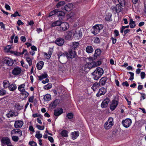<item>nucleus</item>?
Instances as JSON below:
<instances>
[{
  "instance_id": "6e6d98bb",
  "label": "nucleus",
  "mask_w": 146,
  "mask_h": 146,
  "mask_svg": "<svg viewBox=\"0 0 146 146\" xmlns=\"http://www.w3.org/2000/svg\"><path fill=\"white\" fill-rule=\"evenodd\" d=\"M67 117L69 119H71L73 118V114L72 113H68L67 115Z\"/></svg>"
},
{
  "instance_id": "f257e3e1",
  "label": "nucleus",
  "mask_w": 146,
  "mask_h": 146,
  "mask_svg": "<svg viewBox=\"0 0 146 146\" xmlns=\"http://www.w3.org/2000/svg\"><path fill=\"white\" fill-rule=\"evenodd\" d=\"M104 73V70L102 68L98 67L92 73L94 79L95 80H98L101 77Z\"/></svg>"
},
{
  "instance_id": "7c9ffc66",
  "label": "nucleus",
  "mask_w": 146,
  "mask_h": 146,
  "mask_svg": "<svg viewBox=\"0 0 146 146\" xmlns=\"http://www.w3.org/2000/svg\"><path fill=\"white\" fill-rule=\"evenodd\" d=\"M45 58L47 59H49L51 57L52 54V52L49 51L48 52V53H44Z\"/></svg>"
},
{
  "instance_id": "412c9836",
  "label": "nucleus",
  "mask_w": 146,
  "mask_h": 146,
  "mask_svg": "<svg viewBox=\"0 0 146 146\" xmlns=\"http://www.w3.org/2000/svg\"><path fill=\"white\" fill-rule=\"evenodd\" d=\"M73 5L72 3H69L64 6V9L66 11H69L72 9Z\"/></svg>"
},
{
  "instance_id": "bf43d9fd",
  "label": "nucleus",
  "mask_w": 146,
  "mask_h": 146,
  "mask_svg": "<svg viewBox=\"0 0 146 146\" xmlns=\"http://www.w3.org/2000/svg\"><path fill=\"white\" fill-rule=\"evenodd\" d=\"M36 127L38 129L40 130H43L44 129V126H41L39 125H36Z\"/></svg>"
},
{
  "instance_id": "c756f323",
  "label": "nucleus",
  "mask_w": 146,
  "mask_h": 146,
  "mask_svg": "<svg viewBox=\"0 0 146 146\" xmlns=\"http://www.w3.org/2000/svg\"><path fill=\"white\" fill-rule=\"evenodd\" d=\"M101 53V50L99 49H96L95 51V53L94 54V58H96Z\"/></svg>"
},
{
  "instance_id": "13d9d810",
  "label": "nucleus",
  "mask_w": 146,
  "mask_h": 146,
  "mask_svg": "<svg viewBox=\"0 0 146 146\" xmlns=\"http://www.w3.org/2000/svg\"><path fill=\"white\" fill-rule=\"evenodd\" d=\"M111 14H109L108 15H106L105 17L106 20L107 21H109L110 20L111 17Z\"/></svg>"
},
{
  "instance_id": "5701e85b",
  "label": "nucleus",
  "mask_w": 146,
  "mask_h": 146,
  "mask_svg": "<svg viewBox=\"0 0 146 146\" xmlns=\"http://www.w3.org/2000/svg\"><path fill=\"white\" fill-rule=\"evenodd\" d=\"M25 84H23L19 85L18 87V90L21 92L25 90Z\"/></svg>"
},
{
  "instance_id": "b1692460",
  "label": "nucleus",
  "mask_w": 146,
  "mask_h": 146,
  "mask_svg": "<svg viewBox=\"0 0 146 146\" xmlns=\"http://www.w3.org/2000/svg\"><path fill=\"white\" fill-rule=\"evenodd\" d=\"M44 64V63L43 61H40L38 63L36 64V67L38 70H41Z\"/></svg>"
},
{
  "instance_id": "680f3d73",
  "label": "nucleus",
  "mask_w": 146,
  "mask_h": 146,
  "mask_svg": "<svg viewBox=\"0 0 146 146\" xmlns=\"http://www.w3.org/2000/svg\"><path fill=\"white\" fill-rule=\"evenodd\" d=\"M140 75L141 78L143 79L145 77V72H142L141 73Z\"/></svg>"
},
{
  "instance_id": "6ab92c4d",
  "label": "nucleus",
  "mask_w": 146,
  "mask_h": 146,
  "mask_svg": "<svg viewBox=\"0 0 146 146\" xmlns=\"http://www.w3.org/2000/svg\"><path fill=\"white\" fill-rule=\"evenodd\" d=\"M64 39L60 38H57L55 41V43L59 46L62 45L64 43Z\"/></svg>"
},
{
  "instance_id": "338daca9",
  "label": "nucleus",
  "mask_w": 146,
  "mask_h": 146,
  "mask_svg": "<svg viewBox=\"0 0 146 146\" xmlns=\"http://www.w3.org/2000/svg\"><path fill=\"white\" fill-rule=\"evenodd\" d=\"M114 35L115 36H117L119 35V31L118 30H115L114 31Z\"/></svg>"
},
{
  "instance_id": "6e6552de",
  "label": "nucleus",
  "mask_w": 146,
  "mask_h": 146,
  "mask_svg": "<svg viewBox=\"0 0 146 146\" xmlns=\"http://www.w3.org/2000/svg\"><path fill=\"white\" fill-rule=\"evenodd\" d=\"M118 104V102L116 100L112 101L110 105V108L111 111H113L117 107Z\"/></svg>"
},
{
  "instance_id": "9b49d317",
  "label": "nucleus",
  "mask_w": 146,
  "mask_h": 146,
  "mask_svg": "<svg viewBox=\"0 0 146 146\" xmlns=\"http://www.w3.org/2000/svg\"><path fill=\"white\" fill-rule=\"evenodd\" d=\"M11 135H14L17 134L21 137L22 135V131L19 129H14L11 131Z\"/></svg>"
},
{
  "instance_id": "20e7f679",
  "label": "nucleus",
  "mask_w": 146,
  "mask_h": 146,
  "mask_svg": "<svg viewBox=\"0 0 146 146\" xmlns=\"http://www.w3.org/2000/svg\"><path fill=\"white\" fill-rule=\"evenodd\" d=\"M114 123L113 118L111 117H109L108 121L105 123L104 126L106 130L109 129L113 125Z\"/></svg>"
},
{
  "instance_id": "a878e982",
  "label": "nucleus",
  "mask_w": 146,
  "mask_h": 146,
  "mask_svg": "<svg viewBox=\"0 0 146 146\" xmlns=\"http://www.w3.org/2000/svg\"><path fill=\"white\" fill-rule=\"evenodd\" d=\"M61 24V22L60 20L54 22L52 24V27H54L57 26H60Z\"/></svg>"
},
{
  "instance_id": "4468645a",
  "label": "nucleus",
  "mask_w": 146,
  "mask_h": 146,
  "mask_svg": "<svg viewBox=\"0 0 146 146\" xmlns=\"http://www.w3.org/2000/svg\"><path fill=\"white\" fill-rule=\"evenodd\" d=\"M1 141L2 145L3 146L5 144L8 145L11 143L10 140L7 137H3L1 139Z\"/></svg>"
},
{
  "instance_id": "37998d69",
  "label": "nucleus",
  "mask_w": 146,
  "mask_h": 146,
  "mask_svg": "<svg viewBox=\"0 0 146 146\" xmlns=\"http://www.w3.org/2000/svg\"><path fill=\"white\" fill-rule=\"evenodd\" d=\"M58 104V100H54L53 102L51 103V106L53 108H55Z\"/></svg>"
},
{
  "instance_id": "39448f33",
  "label": "nucleus",
  "mask_w": 146,
  "mask_h": 146,
  "mask_svg": "<svg viewBox=\"0 0 146 146\" xmlns=\"http://www.w3.org/2000/svg\"><path fill=\"white\" fill-rule=\"evenodd\" d=\"M65 54L67 58H73L75 57L76 55L75 51L72 49H69L68 52H65Z\"/></svg>"
},
{
  "instance_id": "7ed1b4c3",
  "label": "nucleus",
  "mask_w": 146,
  "mask_h": 146,
  "mask_svg": "<svg viewBox=\"0 0 146 146\" xmlns=\"http://www.w3.org/2000/svg\"><path fill=\"white\" fill-rule=\"evenodd\" d=\"M102 25H96L94 26L92 29L91 33L94 35L98 34L103 28Z\"/></svg>"
},
{
  "instance_id": "9d476101",
  "label": "nucleus",
  "mask_w": 146,
  "mask_h": 146,
  "mask_svg": "<svg viewBox=\"0 0 146 146\" xmlns=\"http://www.w3.org/2000/svg\"><path fill=\"white\" fill-rule=\"evenodd\" d=\"M22 71L21 69L19 67H16L14 68L12 70V74L15 76L19 75Z\"/></svg>"
},
{
  "instance_id": "393cba45",
  "label": "nucleus",
  "mask_w": 146,
  "mask_h": 146,
  "mask_svg": "<svg viewBox=\"0 0 146 146\" xmlns=\"http://www.w3.org/2000/svg\"><path fill=\"white\" fill-rule=\"evenodd\" d=\"M100 85L99 83L96 82L94 83L92 87V89L94 91H95L97 89H98L99 88Z\"/></svg>"
},
{
  "instance_id": "603ef678",
  "label": "nucleus",
  "mask_w": 146,
  "mask_h": 146,
  "mask_svg": "<svg viewBox=\"0 0 146 146\" xmlns=\"http://www.w3.org/2000/svg\"><path fill=\"white\" fill-rule=\"evenodd\" d=\"M111 9L112 10V11L113 13L115 14L116 13H117L116 6L115 7L114 6H112Z\"/></svg>"
},
{
  "instance_id": "c9c22d12",
  "label": "nucleus",
  "mask_w": 146,
  "mask_h": 146,
  "mask_svg": "<svg viewBox=\"0 0 146 146\" xmlns=\"http://www.w3.org/2000/svg\"><path fill=\"white\" fill-rule=\"evenodd\" d=\"M122 5H116V7L117 13H119L122 10V8L121 7Z\"/></svg>"
},
{
  "instance_id": "4be33fe9",
  "label": "nucleus",
  "mask_w": 146,
  "mask_h": 146,
  "mask_svg": "<svg viewBox=\"0 0 146 146\" xmlns=\"http://www.w3.org/2000/svg\"><path fill=\"white\" fill-rule=\"evenodd\" d=\"M79 133L78 131H74L72 133V138L73 139H76L79 135Z\"/></svg>"
},
{
  "instance_id": "0e129e2a",
  "label": "nucleus",
  "mask_w": 146,
  "mask_h": 146,
  "mask_svg": "<svg viewBox=\"0 0 146 146\" xmlns=\"http://www.w3.org/2000/svg\"><path fill=\"white\" fill-rule=\"evenodd\" d=\"M21 41L23 42H25L26 41V39L25 37L24 36H22L20 38Z\"/></svg>"
},
{
  "instance_id": "69168bd1",
  "label": "nucleus",
  "mask_w": 146,
  "mask_h": 146,
  "mask_svg": "<svg viewBox=\"0 0 146 146\" xmlns=\"http://www.w3.org/2000/svg\"><path fill=\"white\" fill-rule=\"evenodd\" d=\"M48 139L51 143H52L54 142L53 138L52 137L49 136L48 137Z\"/></svg>"
},
{
  "instance_id": "dca6fc26",
  "label": "nucleus",
  "mask_w": 146,
  "mask_h": 146,
  "mask_svg": "<svg viewBox=\"0 0 146 146\" xmlns=\"http://www.w3.org/2000/svg\"><path fill=\"white\" fill-rule=\"evenodd\" d=\"M23 124V122L21 120H17L15 121L14 126L16 128H19L21 127Z\"/></svg>"
},
{
  "instance_id": "f03ea898",
  "label": "nucleus",
  "mask_w": 146,
  "mask_h": 146,
  "mask_svg": "<svg viewBox=\"0 0 146 146\" xmlns=\"http://www.w3.org/2000/svg\"><path fill=\"white\" fill-rule=\"evenodd\" d=\"M54 15L57 16L59 18V19L60 20L64 18L65 13L61 11H58V9H55L50 13L49 16H51Z\"/></svg>"
},
{
  "instance_id": "de8ad7c7",
  "label": "nucleus",
  "mask_w": 146,
  "mask_h": 146,
  "mask_svg": "<svg viewBox=\"0 0 146 146\" xmlns=\"http://www.w3.org/2000/svg\"><path fill=\"white\" fill-rule=\"evenodd\" d=\"M128 73L130 74V77L129 78V80H132L134 79V74L131 72H128Z\"/></svg>"
},
{
  "instance_id": "864d4df0",
  "label": "nucleus",
  "mask_w": 146,
  "mask_h": 146,
  "mask_svg": "<svg viewBox=\"0 0 146 146\" xmlns=\"http://www.w3.org/2000/svg\"><path fill=\"white\" fill-rule=\"evenodd\" d=\"M6 93V91L3 89L0 90V96H3L5 95Z\"/></svg>"
},
{
  "instance_id": "c85d7f7f",
  "label": "nucleus",
  "mask_w": 146,
  "mask_h": 146,
  "mask_svg": "<svg viewBox=\"0 0 146 146\" xmlns=\"http://www.w3.org/2000/svg\"><path fill=\"white\" fill-rule=\"evenodd\" d=\"M17 87L15 84H12L10 85L9 86V90L11 91H14L17 88Z\"/></svg>"
},
{
  "instance_id": "a211bd4d",
  "label": "nucleus",
  "mask_w": 146,
  "mask_h": 146,
  "mask_svg": "<svg viewBox=\"0 0 146 146\" xmlns=\"http://www.w3.org/2000/svg\"><path fill=\"white\" fill-rule=\"evenodd\" d=\"M63 112V110L62 109H58L54 110V114L56 116H58L62 114Z\"/></svg>"
},
{
  "instance_id": "c03bdc74",
  "label": "nucleus",
  "mask_w": 146,
  "mask_h": 146,
  "mask_svg": "<svg viewBox=\"0 0 146 146\" xmlns=\"http://www.w3.org/2000/svg\"><path fill=\"white\" fill-rule=\"evenodd\" d=\"M61 135L62 136L66 137L68 136L67 131L65 130L62 131L61 133Z\"/></svg>"
},
{
  "instance_id": "58836bf2",
  "label": "nucleus",
  "mask_w": 146,
  "mask_h": 146,
  "mask_svg": "<svg viewBox=\"0 0 146 146\" xmlns=\"http://www.w3.org/2000/svg\"><path fill=\"white\" fill-rule=\"evenodd\" d=\"M52 87V84L50 83H48L47 85L44 86V88L45 90H48L50 89Z\"/></svg>"
},
{
  "instance_id": "09e8293b",
  "label": "nucleus",
  "mask_w": 146,
  "mask_h": 146,
  "mask_svg": "<svg viewBox=\"0 0 146 146\" xmlns=\"http://www.w3.org/2000/svg\"><path fill=\"white\" fill-rule=\"evenodd\" d=\"M12 139L13 141L17 142L19 139V138L18 136H12Z\"/></svg>"
},
{
  "instance_id": "79ce46f5",
  "label": "nucleus",
  "mask_w": 146,
  "mask_h": 146,
  "mask_svg": "<svg viewBox=\"0 0 146 146\" xmlns=\"http://www.w3.org/2000/svg\"><path fill=\"white\" fill-rule=\"evenodd\" d=\"M65 4V2L64 1H62L59 2L56 5V6L57 8H58L59 7Z\"/></svg>"
},
{
  "instance_id": "0eeeda50",
  "label": "nucleus",
  "mask_w": 146,
  "mask_h": 146,
  "mask_svg": "<svg viewBox=\"0 0 146 146\" xmlns=\"http://www.w3.org/2000/svg\"><path fill=\"white\" fill-rule=\"evenodd\" d=\"M132 121L130 119L127 118L122 120V124L123 126L125 127H129L131 125Z\"/></svg>"
},
{
  "instance_id": "774afa93",
  "label": "nucleus",
  "mask_w": 146,
  "mask_h": 146,
  "mask_svg": "<svg viewBox=\"0 0 146 146\" xmlns=\"http://www.w3.org/2000/svg\"><path fill=\"white\" fill-rule=\"evenodd\" d=\"M5 7L6 9L7 10H10L11 9V7L8 5L6 3L5 5Z\"/></svg>"
},
{
  "instance_id": "e2e57ef3",
  "label": "nucleus",
  "mask_w": 146,
  "mask_h": 146,
  "mask_svg": "<svg viewBox=\"0 0 146 146\" xmlns=\"http://www.w3.org/2000/svg\"><path fill=\"white\" fill-rule=\"evenodd\" d=\"M118 1L120 4L121 5L125 4V0H118Z\"/></svg>"
},
{
  "instance_id": "cd10ccee",
  "label": "nucleus",
  "mask_w": 146,
  "mask_h": 146,
  "mask_svg": "<svg viewBox=\"0 0 146 146\" xmlns=\"http://www.w3.org/2000/svg\"><path fill=\"white\" fill-rule=\"evenodd\" d=\"M73 33L71 32H69L68 34L65 36V39L66 40L71 39L72 37Z\"/></svg>"
},
{
  "instance_id": "3c124183",
  "label": "nucleus",
  "mask_w": 146,
  "mask_h": 146,
  "mask_svg": "<svg viewBox=\"0 0 146 146\" xmlns=\"http://www.w3.org/2000/svg\"><path fill=\"white\" fill-rule=\"evenodd\" d=\"M15 107L18 110H20L22 109L23 106H21L19 104H17L15 106Z\"/></svg>"
},
{
  "instance_id": "a19ab883",
  "label": "nucleus",
  "mask_w": 146,
  "mask_h": 146,
  "mask_svg": "<svg viewBox=\"0 0 146 146\" xmlns=\"http://www.w3.org/2000/svg\"><path fill=\"white\" fill-rule=\"evenodd\" d=\"M27 61L29 65V66H31L32 65V60L31 58L29 57L26 58Z\"/></svg>"
},
{
  "instance_id": "473e14b6",
  "label": "nucleus",
  "mask_w": 146,
  "mask_h": 146,
  "mask_svg": "<svg viewBox=\"0 0 146 146\" xmlns=\"http://www.w3.org/2000/svg\"><path fill=\"white\" fill-rule=\"evenodd\" d=\"M47 74L46 73H45L42 74L40 76H38V78H39V80H41L47 77Z\"/></svg>"
},
{
  "instance_id": "aec40b11",
  "label": "nucleus",
  "mask_w": 146,
  "mask_h": 146,
  "mask_svg": "<svg viewBox=\"0 0 146 146\" xmlns=\"http://www.w3.org/2000/svg\"><path fill=\"white\" fill-rule=\"evenodd\" d=\"M107 80V78L106 77H102L100 80L99 84L101 86H103L106 83Z\"/></svg>"
},
{
  "instance_id": "4c0bfd02",
  "label": "nucleus",
  "mask_w": 146,
  "mask_h": 146,
  "mask_svg": "<svg viewBox=\"0 0 146 146\" xmlns=\"http://www.w3.org/2000/svg\"><path fill=\"white\" fill-rule=\"evenodd\" d=\"M65 55L66 54L65 53H62L61 52H59L58 54V56L59 59L62 58L63 57H64Z\"/></svg>"
},
{
  "instance_id": "5fc2aeb1",
  "label": "nucleus",
  "mask_w": 146,
  "mask_h": 146,
  "mask_svg": "<svg viewBox=\"0 0 146 146\" xmlns=\"http://www.w3.org/2000/svg\"><path fill=\"white\" fill-rule=\"evenodd\" d=\"M29 144L31 146H37L36 143L34 141L29 142Z\"/></svg>"
},
{
  "instance_id": "2f4dec72",
  "label": "nucleus",
  "mask_w": 146,
  "mask_h": 146,
  "mask_svg": "<svg viewBox=\"0 0 146 146\" xmlns=\"http://www.w3.org/2000/svg\"><path fill=\"white\" fill-rule=\"evenodd\" d=\"M21 94L24 96V98H26L29 96V94L25 90L21 92Z\"/></svg>"
},
{
  "instance_id": "8fccbe9b",
  "label": "nucleus",
  "mask_w": 146,
  "mask_h": 146,
  "mask_svg": "<svg viewBox=\"0 0 146 146\" xmlns=\"http://www.w3.org/2000/svg\"><path fill=\"white\" fill-rule=\"evenodd\" d=\"M17 16H20V15L19 14L18 12L16 11L14 14H12L11 15V17H15Z\"/></svg>"
},
{
  "instance_id": "052dcab7",
  "label": "nucleus",
  "mask_w": 146,
  "mask_h": 146,
  "mask_svg": "<svg viewBox=\"0 0 146 146\" xmlns=\"http://www.w3.org/2000/svg\"><path fill=\"white\" fill-rule=\"evenodd\" d=\"M34 98V96H32L29 97L28 101L29 102L31 103H33V99Z\"/></svg>"
},
{
  "instance_id": "4d7b16f0",
  "label": "nucleus",
  "mask_w": 146,
  "mask_h": 146,
  "mask_svg": "<svg viewBox=\"0 0 146 146\" xmlns=\"http://www.w3.org/2000/svg\"><path fill=\"white\" fill-rule=\"evenodd\" d=\"M94 42L98 44L100 43V41L99 38L96 37L94 40Z\"/></svg>"
},
{
  "instance_id": "2eb2a0df",
  "label": "nucleus",
  "mask_w": 146,
  "mask_h": 146,
  "mask_svg": "<svg viewBox=\"0 0 146 146\" xmlns=\"http://www.w3.org/2000/svg\"><path fill=\"white\" fill-rule=\"evenodd\" d=\"M95 63L94 62H88L84 66L85 70H86L87 68L88 69H91L92 68L95 67Z\"/></svg>"
},
{
  "instance_id": "e433bc0d",
  "label": "nucleus",
  "mask_w": 146,
  "mask_h": 146,
  "mask_svg": "<svg viewBox=\"0 0 146 146\" xmlns=\"http://www.w3.org/2000/svg\"><path fill=\"white\" fill-rule=\"evenodd\" d=\"M44 99L45 101H49L51 99V96L49 94H47L44 96Z\"/></svg>"
},
{
  "instance_id": "72a5a7b5",
  "label": "nucleus",
  "mask_w": 146,
  "mask_h": 146,
  "mask_svg": "<svg viewBox=\"0 0 146 146\" xmlns=\"http://www.w3.org/2000/svg\"><path fill=\"white\" fill-rule=\"evenodd\" d=\"M129 25H130V27L131 28H134L136 26L135 22L133 21L132 19H131L130 20Z\"/></svg>"
},
{
  "instance_id": "bb28decb",
  "label": "nucleus",
  "mask_w": 146,
  "mask_h": 146,
  "mask_svg": "<svg viewBox=\"0 0 146 146\" xmlns=\"http://www.w3.org/2000/svg\"><path fill=\"white\" fill-rule=\"evenodd\" d=\"M94 50L92 46H89L87 47L86 48V52L88 53H90L92 52Z\"/></svg>"
},
{
  "instance_id": "ddd939ff",
  "label": "nucleus",
  "mask_w": 146,
  "mask_h": 146,
  "mask_svg": "<svg viewBox=\"0 0 146 146\" xmlns=\"http://www.w3.org/2000/svg\"><path fill=\"white\" fill-rule=\"evenodd\" d=\"M110 101V99L108 98H106L102 102L101 104V106L102 108H106L108 106V104Z\"/></svg>"
},
{
  "instance_id": "f704fd0d",
  "label": "nucleus",
  "mask_w": 146,
  "mask_h": 146,
  "mask_svg": "<svg viewBox=\"0 0 146 146\" xmlns=\"http://www.w3.org/2000/svg\"><path fill=\"white\" fill-rule=\"evenodd\" d=\"M3 85L4 87L5 88H7L8 87H9V81L7 80H5L3 83Z\"/></svg>"
},
{
  "instance_id": "f8f14e48",
  "label": "nucleus",
  "mask_w": 146,
  "mask_h": 146,
  "mask_svg": "<svg viewBox=\"0 0 146 146\" xmlns=\"http://www.w3.org/2000/svg\"><path fill=\"white\" fill-rule=\"evenodd\" d=\"M60 30H62L63 31H65L68 29L69 27V24L67 23H62L61 22V24L60 25Z\"/></svg>"
},
{
  "instance_id": "f3484780",
  "label": "nucleus",
  "mask_w": 146,
  "mask_h": 146,
  "mask_svg": "<svg viewBox=\"0 0 146 146\" xmlns=\"http://www.w3.org/2000/svg\"><path fill=\"white\" fill-rule=\"evenodd\" d=\"M106 91V89L104 88H100L98 93L97 94L96 96L99 97L102 95L104 94Z\"/></svg>"
},
{
  "instance_id": "ea45409f",
  "label": "nucleus",
  "mask_w": 146,
  "mask_h": 146,
  "mask_svg": "<svg viewBox=\"0 0 146 146\" xmlns=\"http://www.w3.org/2000/svg\"><path fill=\"white\" fill-rule=\"evenodd\" d=\"M79 45V43L78 42H72V48L75 49Z\"/></svg>"
},
{
  "instance_id": "1a4fd4ad",
  "label": "nucleus",
  "mask_w": 146,
  "mask_h": 146,
  "mask_svg": "<svg viewBox=\"0 0 146 146\" xmlns=\"http://www.w3.org/2000/svg\"><path fill=\"white\" fill-rule=\"evenodd\" d=\"M82 31L80 30H76L74 35V37L76 39L81 38L82 36Z\"/></svg>"
},
{
  "instance_id": "49530a36",
  "label": "nucleus",
  "mask_w": 146,
  "mask_h": 146,
  "mask_svg": "<svg viewBox=\"0 0 146 146\" xmlns=\"http://www.w3.org/2000/svg\"><path fill=\"white\" fill-rule=\"evenodd\" d=\"M14 112L10 111L9 113L7 114V116L8 118L14 116Z\"/></svg>"
},
{
  "instance_id": "423d86ee",
  "label": "nucleus",
  "mask_w": 146,
  "mask_h": 146,
  "mask_svg": "<svg viewBox=\"0 0 146 146\" xmlns=\"http://www.w3.org/2000/svg\"><path fill=\"white\" fill-rule=\"evenodd\" d=\"M3 61L4 64L9 66H12L14 63L13 60L11 58L8 57L4 58L3 59Z\"/></svg>"
},
{
  "instance_id": "a18cd8bd",
  "label": "nucleus",
  "mask_w": 146,
  "mask_h": 146,
  "mask_svg": "<svg viewBox=\"0 0 146 146\" xmlns=\"http://www.w3.org/2000/svg\"><path fill=\"white\" fill-rule=\"evenodd\" d=\"M40 131H37L36 132V134L35 135V137L38 139H40L42 137V135L40 133Z\"/></svg>"
}]
</instances>
